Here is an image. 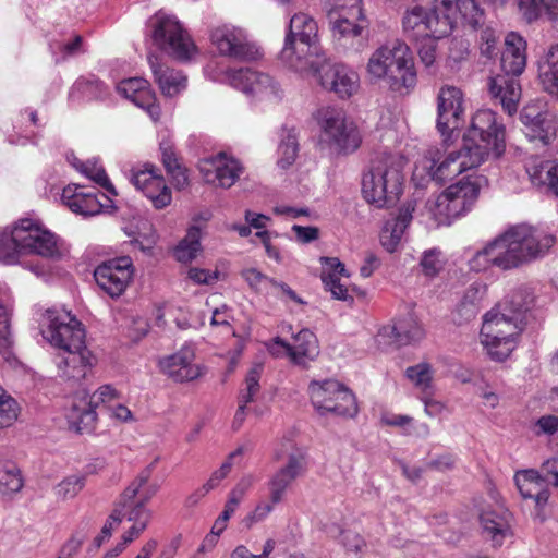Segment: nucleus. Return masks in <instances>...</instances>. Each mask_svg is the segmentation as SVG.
I'll use <instances>...</instances> for the list:
<instances>
[{
	"label": "nucleus",
	"instance_id": "nucleus-59",
	"mask_svg": "<svg viewBox=\"0 0 558 558\" xmlns=\"http://www.w3.org/2000/svg\"><path fill=\"white\" fill-rule=\"evenodd\" d=\"M439 39L427 37L416 41L420 60L426 68L433 66L437 60V40Z\"/></svg>",
	"mask_w": 558,
	"mask_h": 558
},
{
	"label": "nucleus",
	"instance_id": "nucleus-35",
	"mask_svg": "<svg viewBox=\"0 0 558 558\" xmlns=\"http://www.w3.org/2000/svg\"><path fill=\"white\" fill-rule=\"evenodd\" d=\"M534 303V293L531 288L521 286L511 290L499 304V313L509 318H520L521 324H526V313Z\"/></svg>",
	"mask_w": 558,
	"mask_h": 558
},
{
	"label": "nucleus",
	"instance_id": "nucleus-2",
	"mask_svg": "<svg viewBox=\"0 0 558 558\" xmlns=\"http://www.w3.org/2000/svg\"><path fill=\"white\" fill-rule=\"evenodd\" d=\"M65 251L63 242L37 220L22 218L0 228V262L5 265L20 263L26 254L60 258Z\"/></svg>",
	"mask_w": 558,
	"mask_h": 558
},
{
	"label": "nucleus",
	"instance_id": "nucleus-62",
	"mask_svg": "<svg viewBox=\"0 0 558 558\" xmlns=\"http://www.w3.org/2000/svg\"><path fill=\"white\" fill-rule=\"evenodd\" d=\"M275 502L269 498L268 501L259 502L255 509L245 518L247 526L264 521L274 510Z\"/></svg>",
	"mask_w": 558,
	"mask_h": 558
},
{
	"label": "nucleus",
	"instance_id": "nucleus-15",
	"mask_svg": "<svg viewBox=\"0 0 558 558\" xmlns=\"http://www.w3.org/2000/svg\"><path fill=\"white\" fill-rule=\"evenodd\" d=\"M308 391L312 404L320 415L333 413L353 417L357 413L355 396L337 380L312 381Z\"/></svg>",
	"mask_w": 558,
	"mask_h": 558
},
{
	"label": "nucleus",
	"instance_id": "nucleus-22",
	"mask_svg": "<svg viewBox=\"0 0 558 558\" xmlns=\"http://www.w3.org/2000/svg\"><path fill=\"white\" fill-rule=\"evenodd\" d=\"M222 81L251 97H277L279 94L272 77L251 68L230 69L225 72Z\"/></svg>",
	"mask_w": 558,
	"mask_h": 558
},
{
	"label": "nucleus",
	"instance_id": "nucleus-49",
	"mask_svg": "<svg viewBox=\"0 0 558 558\" xmlns=\"http://www.w3.org/2000/svg\"><path fill=\"white\" fill-rule=\"evenodd\" d=\"M80 94L83 98L87 100H98L104 99L109 94L108 86L95 77L89 78H78L73 85L70 96L73 97L74 94Z\"/></svg>",
	"mask_w": 558,
	"mask_h": 558
},
{
	"label": "nucleus",
	"instance_id": "nucleus-48",
	"mask_svg": "<svg viewBox=\"0 0 558 558\" xmlns=\"http://www.w3.org/2000/svg\"><path fill=\"white\" fill-rule=\"evenodd\" d=\"M23 480L19 468L11 461H0V494L9 496L21 490Z\"/></svg>",
	"mask_w": 558,
	"mask_h": 558
},
{
	"label": "nucleus",
	"instance_id": "nucleus-19",
	"mask_svg": "<svg viewBox=\"0 0 558 558\" xmlns=\"http://www.w3.org/2000/svg\"><path fill=\"white\" fill-rule=\"evenodd\" d=\"M121 392L111 384H105L98 387L89 401L81 399L73 401L66 411V418L71 427L77 433H83L93 427L96 418V407L104 404L107 409L120 401Z\"/></svg>",
	"mask_w": 558,
	"mask_h": 558
},
{
	"label": "nucleus",
	"instance_id": "nucleus-34",
	"mask_svg": "<svg viewBox=\"0 0 558 558\" xmlns=\"http://www.w3.org/2000/svg\"><path fill=\"white\" fill-rule=\"evenodd\" d=\"M378 336L387 337L390 342L398 345H404L421 341L425 337V329L413 315H409L396 325L383 327Z\"/></svg>",
	"mask_w": 558,
	"mask_h": 558
},
{
	"label": "nucleus",
	"instance_id": "nucleus-44",
	"mask_svg": "<svg viewBox=\"0 0 558 558\" xmlns=\"http://www.w3.org/2000/svg\"><path fill=\"white\" fill-rule=\"evenodd\" d=\"M159 146L163 166L168 174L171 175L173 184L179 190L184 189L187 185L189 178L186 169L177 157L173 144L170 141H162Z\"/></svg>",
	"mask_w": 558,
	"mask_h": 558
},
{
	"label": "nucleus",
	"instance_id": "nucleus-8",
	"mask_svg": "<svg viewBox=\"0 0 558 558\" xmlns=\"http://www.w3.org/2000/svg\"><path fill=\"white\" fill-rule=\"evenodd\" d=\"M463 144L465 149L474 153L482 162L490 155L497 158L506 147L505 124L493 110H477L463 135Z\"/></svg>",
	"mask_w": 558,
	"mask_h": 558
},
{
	"label": "nucleus",
	"instance_id": "nucleus-31",
	"mask_svg": "<svg viewBox=\"0 0 558 558\" xmlns=\"http://www.w3.org/2000/svg\"><path fill=\"white\" fill-rule=\"evenodd\" d=\"M478 520L483 533L492 539L494 546H500L507 536L512 535L511 514L501 507H484L478 513Z\"/></svg>",
	"mask_w": 558,
	"mask_h": 558
},
{
	"label": "nucleus",
	"instance_id": "nucleus-26",
	"mask_svg": "<svg viewBox=\"0 0 558 558\" xmlns=\"http://www.w3.org/2000/svg\"><path fill=\"white\" fill-rule=\"evenodd\" d=\"M96 364V357L86 347L59 352L56 356L58 377L71 385L80 384Z\"/></svg>",
	"mask_w": 558,
	"mask_h": 558
},
{
	"label": "nucleus",
	"instance_id": "nucleus-30",
	"mask_svg": "<svg viewBox=\"0 0 558 558\" xmlns=\"http://www.w3.org/2000/svg\"><path fill=\"white\" fill-rule=\"evenodd\" d=\"M415 207L416 202L409 201L398 209L393 217L385 222L380 232V243L387 252L393 253L399 248L405 231L413 219Z\"/></svg>",
	"mask_w": 558,
	"mask_h": 558
},
{
	"label": "nucleus",
	"instance_id": "nucleus-52",
	"mask_svg": "<svg viewBox=\"0 0 558 558\" xmlns=\"http://www.w3.org/2000/svg\"><path fill=\"white\" fill-rule=\"evenodd\" d=\"M299 151V143L296 138V134L293 130H289L286 132L283 137L281 138L280 145L278 147V165L280 168L286 169L290 167L298 156Z\"/></svg>",
	"mask_w": 558,
	"mask_h": 558
},
{
	"label": "nucleus",
	"instance_id": "nucleus-27",
	"mask_svg": "<svg viewBox=\"0 0 558 558\" xmlns=\"http://www.w3.org/2000/svg\"><path fill=\"white\" fill-rule=\"evenodd\" d=\"M198 169L206 183L223 189L231 187L243 170L236 159L223 153L202 159Z\"/></svg>",
	"mask_w": 558,
	"mask_h": 558
},
{
	"label": "nucleus",
	"instance_id": "nucleus-33",
	"mask_svg": "<svg viewBox=\"0 0 558 558\" xmlns=\"http://www.w3.org/2000/svg\"><path fill=\"white\" fill-rule=\"evenodd\" d=\"M322 281L332 296L340 301L352 302L353 298L348 289L340 282L339 276L349 277L344 265L336 257H322Z\"/></svg>",
	"mask_w": 558,
	"mask_h": 558
},
{
	"label": "nucleus",
	"instance_id": "nucleus-12",
	"mask_svg": "<svg viewBox=\"0 0 558 558\" xmlns=\"http://www.w3.org/2000/svg\"><path fill=\"white\" fill-rule=\"evenodd\" d=\"M150 470H143L123 490L116 502L110 519L120 524L126 519L133 524L148 525L151 512L146 504L156 495L157 484H149Z\"/></svg>",
	"mask_w": 558,
	"mask_h": 558
},
{
	"label": "nucleus",
	"instance_id": "nucleus-3",
	"mask_svg": "<svg viewBox=\"0 0 558 558\" xmlns=\"http://www.w3.org/2000/svg\"><path fill=\"white\" fill-rule=\"evenodd\" d=\"M366 72L372 82L384 84L399 94L409 93L417 82L413 53L399 39L375 49L367 61Z\"/></svg>",
	"mask_w": 558,
	"mask_h": 558
},
{
	"label": "nucleus",
	"instance_id": "nucleus-61",
	"mask_svg": "<svg viewBox=\"0 0 558 558\" xmlns=\"http://www.w3.org/2000/svg\"><path fill=\"white\" fill-rule=\"evenodd\" d=\"M187 278L195 284H214L220 279L218 270H209L198 267H191L187 270Z\"/></svg>",
	"mask_w": 558,
	"mask_h": 558
},
{
	"label": "nucleus",
	"instance_id": "nucleus-40",
	"mask_svg": "<svg viewBox=\"0 0 558 558\" xmlns=\"http://www.w3.org/2000/svg\"><path fill=\"white\" fill-rule=\"evenodd\" d=\"M66 159L77 171L102 187L109 195H118L113 184L105 171V168L99 163L97 159L93 158L86 161H81L73 154L68 155Z\"/></svg>",
	"mask_w": 558,
	"mask_h": 558
},
{
	"label": "nucleus",
	"instance_id": "nucleus-57",
	"mask_svg": "<svg viewBox=\"0 0 558 558\" xmlns=\"http://www.w3.org/2000/svg\"><path fill=\"white\" fill-rule=\"evenodd\" d=\"M85 486V476L74 474L62 480L56 487L54 494L63 500L74 498Z\"/></svg>",
	"mask_w": 558,
	"mask_h": 558
},
{
	"label": "nucleus",
	"instance_id": "nucleus-11",
	"mask_svg": "<svg viewBox=\"0 0 558 558\" xmlns=\"http://www.w3.org/2000/svg\"><path fill=\"white\" fill-rule=\"evenodd\" d=\"M481 163L478 157L474 153L468 151L464 145L460 150L449 153H442L439 148H430L416 162L413 175L421 179L427 177L437 183H444Z\"/></svg>",
	"mask_w": 558,
	"mask_h": 558
},
{
	"label": "nucleus",
	"instance_id": "nucleus-17",
	"mask_svg": "<svg viewBox=\"0 0 558 558\" xmlns=\"http://www.w3.org/2000/svg\"><path fill=\"white\" fill-rule=\"evenodd\" d=\"M287 456V462L279 468L268 482L269 497L275 504L283 500L290 485L306 471V452L288 440L276 452V459Z\"/></svg>",
	"mask_w": 558,
	"mask_h": 558
},
{
	"label": "nucleus",
	"instance_id": "nucleus-10",
	"mask_svg": "<svg viewBox=\"0 0 558 558\" xmlns=\"http://www.w3.org/2000/svg\"><path fill=\"white\" fill-rule=\"evenodd\" d=\"M314 118L319 126V142L335 153L351 154L360 147V132L341 108L322 107L314 113Z\"/></svg>",
	"mask_w": 558,
	"mask_h": 558
},
{
	"label": "nucleus",
	"instance_id": "nucleus-28",
	"mask_svg": "<svg viewBox=\"0 0 558 558\" xmlns=\"http://www.w3.org/2000/svg\"><path fill=\"white\" fill-rule=\"evenodd\" d=\"M520 120L531 140H539L544 144H549L557 135V116L544 109L541 104L525 106L520 113Z\"/></svg>",
	"mask_w": 558,
	"mask_h": 558
},
{
	"label": "nucleus",
	"instance_id": "nucleus-47",
	"mask_svg": "<svg viewBox=\"0 0 558 558\" xmlns=\"http://www.w3.org/2000/svg\"><path fill=\"white\" fill-rule=\"evenodd\" d=\"M514 482L524 499L532 498V495L547 485L544 476L534 469L518 471L514 475Z\"/></svg>",
	"mask_w": 558,
	"mask_h": 558
},
{
	"label": "nucleus",
	"instance_id": "nucleus-60",
	"mask_svg": "<svg viewBox=\"0 0 558 558\" xmlns=\"http://www.w3.org/2000/svg\"><path fill=\"white\" fill-rule=\"evenodd\" d=\"M440 255L441 253L437 248H430L423 253L420 264L425 276L435 277L439 272L442 267Z\"/></svg>",
	"mask_w": 558,
	"mask_h": 558
},
{
	"label": "nucleus",
	"instance_id": "nucleus-25",
	"mask_svg": "<svg viewBox=\"0 0 558 558\" xmlns=\"http://www.w3.org/2000/svg\"><path fill=\"white\" fill-rule=\"evenodd\" d=\"M112 196L95 194L78 184L66 185L61 194L62 203L74 214L84 217L95 216L112 207Z\"/></svg>",
	"mask_w": 558,
	"mask_h": 558
},
{
	"label": "nucleus",
	"instance_id": "nucleus-43",
	"mask_svg": "<svg viewBox=\"0 0 558 558\" xmlns=\"http://www.w3.org/2000/svg\"><path fill=\"white\" fill-rule=\"evenodd\" d=\"M518 7L527 22L536 21L543 14L558 22V0H518Z\"/></svg>",
	"mask_w": 558,
	"mask_h": 558
},
{
	"label": "nucleus",
	"instance_id": "nucleus-32",
	"mask_svg": "<svg viewBox=\"0 0 558 558\" xmlns=\"http://www.w3.org/2000/svg\"><path fill=\"white\" fill-rule=\"evenodd\" d=\"M445 196L451 206V210L459 218L469 213L477 201L480 183L470 177L451 184L444 191Z\"/></svg>",
	"mask_w": 558,
	"mask_h": 558
},
{
	"label": "nucleus",
	"instance_id": "nucleus-42",
	"mask_svg": "<svg viewBox=\"0 0 558 558\" xmlns=\"http://www.w3.org/2000/svg\"><path fill=\"white\" fill-rule=\"evenodd\" d=\"M538 78L547 93L558 96V45L553 46L539 62Z\"/></svg>",
	"mask_w": 558,
	"mask_h": 558
},
{
	"label": "nucleus",
	"instance_id": "nucleus-53",
	"mask_svg": "<svg viewBox=\"0 0 558 558\" xmlns=\"http://www.w3.org/2000/svg\"><path fill=\"white\" fill-rule=\"evenodd\" d=\"M325 11L327 17L357 15L363 10L362 0H325Z\"/></svg>",
	"mask_w": 558,
	"mask_h": 558
},
{
	"label": "nucleus",
	"instance_id": "nucleus-5",
	"mask_svg": "<svg viewBox=\"0 0 558 558\" xmlns=\"http://www.w3.org/2000/svg\"><path fill=\"white\" fill-rule=\"evenodd\" d=\"M526 43L518 33L511 32L505 38L501 54V69L506 75H498L489 81V93L498 100L508 114L517 112L521 97V86L515 78L526 65Z\"/></svg>",
	"mask_w": 558,
	"mask_h": 558
},
{
	"label": "nucleus",
	"instance_id": "nucleus-16",
	"mask_svg": "<svg viewBox=\"0 0 558 558\" xmlns=\"http://www.w3.org/2000/svg\"><path fill=\"white\" fill-rule=\"evenodd\" d=\"M209 38L211 45L222 57L238 61H255L263 56L259 47L248 38L247 33L232 24L214 27Z\"/></svg>",
	"mask_w": 558,
	"mask_h": 558
},
{
	"label": "nucleus",
	"instance_id": "nucleus-24",
	"mask_svg": "<svg viewBox=\"0 0 558 558\" xmlns=\"http://www.w3.org/2000/svg\"><path fill=\"white\" fill-rule=\"evenodd\" d=\"M441 20L449 22L450 34L457 24L472 29L485 23V11L476 0H434Z\"/></svg>",
	"mask_w": 558,
	"mask_h": 558
},
{
	"label": "nucleus",
	"instance_id": "nucleus-4",
	"mask_svg": "<svg viewBox=\"0 0 558 558\" xmlns=\"http://www.w3.org/2000/svg\"><path fill=\"white\" fill-rule=\"evenodd\" d=\"M405 159L399 155L376 156L363 174L362 194L364 199L377 208L395 204L402 193Z\"/></svg>",
	"mask_w": 558,
	"mask_h": 558
},
{
	"label": "nucleus",
	"instance_id": "nucleus-63",
	"mask_svg": "<svg viewBox=\"0 0 558 558\" xmlns=\"http://www.w3.org/2000/svg\"><path fill=\"white\" fill-rule=\"evenodd\" d=\"M535 427L536 435L551 436L558 432V416L543 415L537 420Z\"/></svg>",
	"mask_w": 558,
	"mask_h": 558
},
{
	"label": "nucleus",
	"instance_id": "nucleus-46",
	"mask_svg": "<svg viewBox=\"0 0 558 558\" xmlns=\"http://www.w3.org/2000/svg\"><path fill=\"white\" fill-rule=\"evenodd\" d=\"M201 234L202 228L199 226H192L185 235L180 241L174 250L175 258L181 263L192 262L201 251Z\"/></svg>",
	"mask_w": 558,
	"mask_h": 558
},
{
	"label": "nucleus",
	"instance_id": "nucleus-50",
	"mask_svg": "<svg viewBox=\"0 0 558 558\" xmlns=\"http://www.w3.org/2000/svg\"><path fill=\"white\" fill-rule=\"evenodd\" d=\"M49 48L57 63L85 52L83 37L77 34L68 40H53L49 44Z\"/></svg>",
	"mask_w": 558,
	"mask_h": 558
},
{
	"label": "nucleus",
	"instance_id": "nucleus-41",
	"mask_svg": "<svg viewBox=\"0 0 558 558\" xmlns=\"http://www.w3.org/2000/svg\"><path fill=\"white\" fill-rule=\"evenodd\" d=\"M332 36L338 39H350L360 36L367 26V21L363 10L357 15H344L327 17Z\"/></svg>",
	"mask_w": 558,
	"mask_h": 558
},
{
	"label": "nucleus",
	"instance_id": "nucleus-1",
	"mask_svg": "<svg viewBox=\"0 0 558 558\" xmlns=\"http://www.w3.org/2000/svg\"><path fill=\"white\" fill-rule=\"evenodd\" d=\"M556 243V236L543 226L519 223L488 241L469 259L472 271L482 272L493 267L510 270L546 256Z\"/></svg>",
	"mask_w": 558,
	"mask_h": 558
},
{
	"label": "nucleus",
	"instance_id": "nucleus-14",
	"mask_svg": "<svg viewBox=\"0 0 558 558\" xmlns=\"http://www.w3.org/2000/svg\"><path fill=\"white\" fill-rule=\"evenodd\" d=\"M41 332L60 352L86 347V332L82 323L65 310H47L43 317Z\"/></svg>",
	"mask_w": 558,
	"mask_h": 558
},
{
	"label": "nucleus",
	"instance_id": "nucleus-54",
	"mask_svg": "<svg viewBox=\"0 0 558 558\" xmlns=\"http://www.w3.org/2000/svg\"><path fill=\"white\" fill-rule=\"evenodd\" d=\"M19 412L15 399L0 386V428L11 426L17 420Z\"/></svg>",
	"mask_w": 558,
	"mask_h": 558
},
{
	"label": "nucleus",
	"instance_id": "nucleus-9",
	"mask_svg": "<svg viewBox=\"0 0 558 558\" xmlns=\"http://www.w3.org/2000/svg\"><path fill=\"white\" fill-rule=\"evenodd\" d=\"M524 329L520 318H509L497 312L485 314L480 339L487 355L497 362L507 360L518 345Z\"/></svg>",
	"mask_w": 558,
	"mask_h": 558
},
{
	"label": "nucleus",
	"instance_id": "nucleus-6",
	"mask_svg": "<svg viewBox=\"0 0 558 558\" xmlns=\"http://www.w3.org/2000/svg\"><path fill=\"white\" fill-rule=\"evenodd\" d=\"M147 36L171 58L187 62L198 54V48L177 16L158 11L147 21Z\"/></svg>",
	"mask_w": 558,
	"mask_h": 558
},
{
	"label": "nucleus",
	"instance_id": "nucleus-21",
	"mask_svg": "<svg viewBox=\"0 0 558 558\" xmlns=\"http://www.w3.org/2000/svg\"><path fill=\"white\" fill-rule=\"evenodd\" d=\"M133 264L129 256L113 258L100 264L94 271L97 286L109 296H120L133 278Z\"/></svg>",
	"mask_w": 558,
	"mask_h": 558
},
{
	"label": "nucleus",
	"instance_id": "nucleus-36",
	"mask_svg": "<svg viewBox=\"0 0 558 558\" xmlns=\"http://www.w3.org/2000/svg\"><path fill=\"white\" fill-rule=\"evenodd\" d=\"M148 61L155 81L165 96L173 97L186 88L187 78L181 71L160 64L157 57L150 56Z\"/></svg>",
	"mask_w": 558,
	"mask_h": 558
},
{
	"label": "nucleus",
	"instance_id": "nucleus-55",
	"mask_svg": "<svg viewBox=\"0 0 558 558\" xmlns=\"http://www.w3.org/2000/svg\"><path fill=\"white\" fill-rule=\"evenodd\" d=\"M241 276L247 282L251 289L260 293L272 292V286L277 284L275 279L269 278L256 268L244 269L241 272Z\"/></svg>",
	"mask_w": 558,
	"mask_h": 558
},
{
	"label": "nucleus",
	"instance_id": "nucleus-56",
	"mask_svg": "<svg viewBox=\"0 0 558 558\" xmlns=\"http://www.w3.org/2000/svg\"><path fill=\"white\" fill-rule=\"evenodd\" d=\"M143 194L151 202L156 209L166 208L172 201L171 190L167 186L163 177H160L158 184H151Z\"/></svg>",
	"mask_w": 558,
	"mask_h": 558
},
{
	"label": "nucleus",
	"instance_id": "nucleus-38",
	"mask_svg": "<svg viewBox=\"0 0 558 558\" xmlns=\"http://www.w3.org/2000/svg\"><path fill=\"white\" fill-rule=\"evenodd\" d=\"M527 173L534 185L546 187L558 196V163L554 160H533L527 166Z\"/></svg>",
	"mask_w": 558,
	"mask_h": 558
},
{
	"label": "nucleus",
	"instance_id": "nucleus-58",
	"mask_svg": "<svg viewBox=\"0 0 558 558\" xmlns=\"http://www.w3.org/2000/svg\"><path fill=\"white\" fill-rule=\"evenodd\" d=\"M161 174H157L154 167H145L133 171L131 182L142 193L147 190L151 184L160 182Z\"/></svg>",
	"mask_w": 558,
	"mask_h": 558
},
{
	"label": "nucleus",
	"instance_id": "nucleus-18",
	"mask_svg": "<svg viewBox=\"0 0 558 558\" xmlns=\"http://www.w3.org/2000/svg\"><path fill=\"white\" fill-rule=\"evenodd\" d=\"M404 35L413 41L427 37L444 38L450 35L449 22L441 20L437 9L414 5L404 11L402 16Z\"/></svg>",
	"mask_w": 558,
	"mask_h": 558
},
{
	"label": "nucleus",
	"instance_id": "nucleus-45",
	"mask_svg": "<svg viewBox=\"0 0 558 558\" xmlns=\"http://www.w3.org/2000/svg\"><path fill=\"white\" fill-rule=\"evenodd\" d=\"M425 210L428 219L436 226H449L457 219L444 192L428 198L425 204Z\"/></svg>",
	"mask_w": 558,
	"mask_h": 558
},
{
	"label": "nucleus",
	"instance_id": "nucleus-37",
	"mask_svg": "<svg viewBox=\"0 0 558 558\" xmlns=\"http://www.w3.org/2000/svg\"><path fill=\"white\" fill-rule=\"evenodd\" d=\"M487 284L475 281L469 286L459 301L456 313L459 315L458 323L462 324L474 318L487 294Z\"/></svg>",
	"mask_w": 558,
	"mask_h": 558
},
{
	"label": "nucleus",
	"instance_id": "nucleus-23",
	"mask_svg": "<svg viewBox=\"0 0 558 558\" xmlns=\"http://www.w3.org/2000/svg\"><path fill=\"white\" fill-rule=\"evenodd\" d=\"M195 348L192 343L183 344L177 352L158 361L160 372L175 383H187L199 378L204 367L195 362Z\"/></svg>",
	"mask_w": 558,
	"mask_h": 558
},
{
	"label": "nucleus",
	"instance_id": "nucleus-7",
	"mask_svg": "<svg viewBox=\"0 0 558 558\" xmlns=\"http://www.w3.org/2000/svg\"><path fill=\"white\" fill-rule=\"evenodd\" d=\"M318 26L306 13L294 14L289 22L280 60L294 72H303L315 54L323 53L317 46Z\"/></svg>",
	"mask_w": 558,
	"mask_h": 558
},
{
	"label": "nucleus",
	"instance_id": "nucleus-13",
	"mask_svg": "<svg viewBox=\"0 0 558 558\" xmlns=\"http://www.w3.org/2000/svg\"><path fill=\"white\" fill-rule=\"evenodd\" d=\"M313 56L314 59L307 62L301 74L313 77L325 90L342 99L359 90L360 76L356 71L343 63L330 62L325 53Z\"/></svg>",
	"mask_w": 558,
	"mask_h": 558
},
{
	"label": "nucleus",
	"instance_id": "nucleus-29",
	"mask_svg": "<svg viewBox=\"0 0 558 558\" xmlns=\"http://www.w3.org/2000/svg\"><path fill=\"white\" fill-rule=\"evenodd\" d=\"M117 90L134 105L144 109L153 121L159 120L161 113L160 107L156 104L155 94L145 78L131 77L122 80L117 85Z\"/></svg>",
	"mask_w": 558,
	"mask_h": 558
},
{
	"label": "nucleus",
	"instance_id": "nucleus-39",
	"mask_svg": "<svg viewBox=\"0 0 558 558\" xmlns=\"http://www.w3.org/2000/svg\"><path fill=\"white\" fill-rule=\"evenodd\" d=\"M318 354V343L316 336L308 329L300 330L293 337V343L290 349V360L296 364L305 366L308 361H313Z\"/></svg>",
	"mask_w": 558,
	"mask_h": 558
},
{
	"label": "nucleus",
	"instance_id": "nucleus-64",
	"mask_svg": "<svg viewBox=\"0 0 558 558\" xmlns=\"http://www.w3.org/2000/svg\"><path fill=\"white\" fill-rule=\"evenodd\" d=\"M541 471L546 484H551L554 487L558 488V458L544 461L541 465Z\"/></svg>",
	"mask_w": 558,
	"mask_h": 558
},
{
	"label": "nucleus",
	"instance_id": "nucleus-20",
	"mask_svg": "<svg viewBox=\"0 0 558 558\" xmlns=\"http://www.w3.org/2000/svg\"><path fill=\"white\" fill-rule=\"evenodd\" d=\"M465 106L463 92L453 85H444L437 94V130L447 144L463 122Z\"/></svg>",
	"mask_w": 558,
	"mask_h": 558
},
{
	"label": "nucleus",
	"instance_id": "nucleus-51",
	"mask_svg": "<svg viewBox=\"0 0 558 558\" xmlns=\"http://www.w3.org/2000/svg\"><path fill=\"white\" fill-rule=\"evenodd\" d=\"M405 376L423 395L432 393L433 371L428 363L423 362L408 367Z\"/></svg>",
	"mask_w": 558,
	"mask_h": 558
}]
</instances>
